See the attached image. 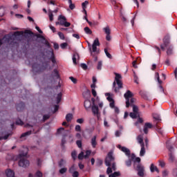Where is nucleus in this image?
<instances>
[{
  "label": "nucleus",
  "mask_w": 177,
  "mask_h": 177,
  "mask_svg": "<svg viewBox=\"0 0 177 177\" xmlns=\"http://www.w3.org/2000/svg\"><path fill=\"white\" fill-rule=\"evenodd\" d=\"M105 165H106V167H108L106 169V174L107 175H109V177L121 176V173H120V171H115L114 173H113V171L117 170L115 158L113 156V152L108 153L107 157L105 159Z\"/></svg>",
  "instance_id": "nucleus-1"
},
{
  "label": "nucleus",
  "mask_w": 177,
  "mask_h": 177,
  "mask_svg": "<svg viewBox=\"0 0 177 177\" xmlns=\"http://www.w3.org/2000/svg\"><path fill=\"white\" fill-rule=\"evenodd\" d=\"M24 151H21L19 154L18 157L20 158L19 161V166L22 167V168H27V167H30V161L24 157H26L28 153V148H24Z\"/></svg>",
  "instance_id": "nucleus-2"
},
{
  "label": "nucleus",
  "mask_w": 177,
  "mask_h": 177,
  "mask_svg": "<svg viewBox=\"0 0 177 177\" xmlns=\"http://www.w3.org/2000/svg\"><path fill=\"white\" fill-rule=\"evenodd\" d=\"M131 158L133 160V168L138 171V176H144L145 167L140 164V158H135V154H133Z\"/></svg>",
  "instance_id": "nucleus-3"
},
{
  "label": "nucleus",
  "mask_w": 177,
  "mask_h": 177,
  "mask_svg": "<svg viewBox=\"0 0 177 177\" xmlns=\"http://www.w3.org/2000/svg\"><path fill=\"white\" fill-rule=\"evenodd\" d=\"M121 78V75L115 73V82L113 83V89L115 93H118L120 89L122 88V82L120 80Z\"/></svg>",
  "instance_id": "nucleus-4"
},
{
  "label": "nucleus",
  "mask_w": 177,
  "mask_h": 177,
  "mask_svg": "<svg viewBox=\"0 0 177 177\" xmlns=\"http://www.w3.org/2000/svg\"><path fill=\"white\" fill-rule=\"evenodd\" d=\"M163 44H160V47L161 50H165L166 48L171 46V37L169 35H166L162 39Z\"/></svg>",
  "instance_id": "nucleus-5"
},
{
  "label": "nucleus",
  "mask_w": 177,
  "mask_h": 177,
  "mask_svg": "<svg viewBox=\"0 0 177 177\" xmlns=\"http://www.w3.org/2000/svg\"><path fill=\"white\" fill-rule=\"evenodd\" d=\"M58 20L59 21L55 23L56 26H64V27H70V26H71V24L70 22H67V19H66V17L63 15H59Z\"/></svg>",
  "instance_id": "nucleus-6"
},
{
  "label": "nucleus",
  "mask_w": 177,
  "mask_h": 177,
  "mask_svg": "<svg viewBox=\"0 0 177 177\" xmlns=\"http://www.w3.org/2000/svg\"><path fill=\"white\" fill-rule=\"evenodd\" d=\"M12 37L9 35H5L2 39H0V46L2 45H12Z\"/></svg>",
  "instance_id": "nucleus-7"
},
{
  "label": "nucleus",
  "mask_w": 177,
  "mask_h": 177,
  "mask_svg": "<svg viewBox=\"0 0 177 177\" xmlns=\"http://www.w3.org/2000/svg\"><path fill=\"white\" fill-rule=\"evenodd\" d=\"M124 97L126 99V107L128 108L131 104H129V99L133 97V93L131 91L128 90L124 94Z\"/></svg>",
  "instance_id": "nucleus-8"
},
{
  "label": "nucleus",
  "mask_w": 177,
  "mask_h": 177,
  "mask_svg": "<svg viewBox=\"0 0 177 177\" xmlns=\"http://www.w3.org/2000/svg\"><path fill=\"white\" fill-rule=\"evenodd\" d=\"M97 46H100V42L99 41V39L96 38L92 44V52L94 53H100V51L97 50Z\"/></svg>",
  "instance_id": "nucleus-9"
},
{
  "label": "nucleus",
  "mask_w": 177,
  "mask_h": 177,
  "mask_svg": "<svg viewBox=\"0 0 177 177\" xmlns=\"http://www.w3.org/2000/svg\"><path fill=\"white\" fill-rule=\"evenodd\" d=\"M117 147L118 149H119V150L124 153L126 156H127V157H129V156H131V151L129 150V149L125 147H122L121 146V145H118Z\"/></svg>",
  "instance_id": "nucleus-10"
},
{
  "label": "nucleus",
  "mask_w": 177,
  "mask_h": 177,
  "mask_svg": "<svg viewBox=\"0 0 177 177\" xmlns=\"http://www.w3.org/2000/svg\"><path fill=\"white\" fill-rule=\"evenodd\" d=\"M91 110L93 115H96L97 118L100 117V113H99V106L93 104L91 106Z\"/></svg>",
  "instance_id": "nucleus-11"
},
{
  "label": "nucleus",
  "mask_w": 177,
  "mask_h": 177,
  "mask_svg": "<svg viewBox=\"0 0 177 177\" xmlns=\"http://www.w3.org/2000/svg\"><path fill=\"white\" fill-rule=\"evenodd\" d=\"M151 128H153V124L150 122H146L143 129L144 133H149V129H151Z\"/></svg>",
  "instance_id": "nucleus-12"
},
{
  "label": "nucleus",
  "mask_w": 177,
  "mask_h": 177,
  "mask_svg": "<svg viewBox=\"0 0 177 177\" xmlns=\"http://www.w3.org/2000/svg\"><path fill=\"white\" fill-rule=\"evenodd\" d=\"M167 51L166 53L167 56H171V55H174V46L170 45L168 47H166Z\"/></svg>",
  "instance_id": "nucleus-13"
},
{
  "label": "nucleus",
  "mask_w": 177,
  "mask_h": 177,
  "mask_svg": "<svg viewBox=\"0 0 177 177\" xmlns=\"http://www.w3.org/2000/svg\"><path fill=\"white\" fill-rule=\"evenodd\" d=\"M97 138V137L96 136H94L91 140V143L93 149H96V146H97V142H96Z\"/></svg>",
  "instance_id": "nucleus-14"
},
{
  "label": "nucleus",
  "mask_w": 177,
  "mask_h": 177,
  "mask_svg": "<svg viewBox=\"0 0 177 177\" xmlns=\"http://www.w3.org/2000/svg\"><path fill=\"white\" fill-rule=\"evenodd\" d=\"M137 142L141 146H145V142H143V136L139 135L136 138Z\"/></svg>",
  "instance_id": "nucleus-15"
},
{
  "label": "nucleus",
  "mask_w": 177,
  "mask_h": 177,
  "mask_svg": "<svg viewBox=\"0 0 177 177\" xmlns=\"http://www.w3.org/2000/svg\"><path fill=\"white\" fill-rule=\"evenodd\" d=\"M79 59H80V55H78V53H74L72 57L73 64H77V60H79Z\"/></svg>",
  "instance_id": "nucleus-16"
},
{
  "label": "nucleus",
  "mask_w": 177,
  "mask_h": 177,
  "mask_svg": "<svg viewBox=\"0 0 177 177\" xmlns=\"http://www.w3.org/2000/svg\"><path fill=\"white\" fill-rule=\"evenodd\" d=\"M24 107H26V104L24 102H20L19 104H17V111H21V110L24 109Z\"/></svg>",
  "instance_id": "nucleus-17"
},
{
  "label": "nucleus",
  "mask_w": 177,
  "mask_h": 177,
  "mask_svg": "<svg viewBox=\"0 0 177 177\" xmlns=\"http://www.w3.org/2000/svg\"><path fill=\"white\" fill-rule=\"evenodd\" d=\"M91 106H92V103L91 102V100H86L84 101V107L86 110H88V109H91Z\"/></svg>",
  "instance_id": "nucleus-18"
},
{
  "label": "nucleus",
  "mask_w": 177,
  "mask_h": 177,
  "mask_svg": "<svg viewBox=\"0 0 177 177\" xmlns=\"http://www.w3.org/2000/svg\"><path fill=\"white\" fill-rule=\"evenodd\" d=\"M6 176L8 177H14L15 176V171H13L12 169H8L6 171Z\"/></svg>",
  "instance_id": "nucleus-19"
},
{
  "label": "nucleus",
  "mask_w": 177,
  "mask_h": 177,
  "mask_svg": "<svg viewBox=\"0 0 177 177\" xmlns=\"http://www.w3.org/2000/svg\"><path fill=\"white\" fill-rule=\"evenodd\" d=\"M152 116L154 121H156V122H160V121H161V118L160 117V115L153 113Z\"/></svg>",
  "instance_id": "nucleus-20"
},
{
  "label": "nucleus",
  "mask_w": 177,
  "mask_h": 177,
  "mask_svg": "<svg viewBox=\"0 0 177 177\" xmlns=\"http://www.w3.org/2000/svg\"><path fill=\"white\" fill-rule=\"evenodd\" d=\"M50 53H51V56L50 57V60H51L52 63L54 64H56V58L55 57V53H53V51H50Z\"/></svg>",
  "instance_id": "nucleus-21"
},
{
  "label": "nucleus",
  "mask_w": 177,
  "mask_h": 177,
  "mask_svg": "<svg viewBox=\"0 0 177 177\" xmlns=\"http://www.w3.org/2000/svg\"><path fill=\"white\" fill-rule=\"evenodd\" d=\"M32 132V131L30 130V131H26V132L22 133L20 137L21 139H23V138H26V136H30V135H31Z\"/></svg>",
  "instance_id": "nucleus-22"
},
{
  "label": "nucleus",
  "mask_w": 177,
  "mask_h": 177,
  "mask_svg": "<svg viewBox=\"0 0 177 177\" xmlns=\"http://www.w3.org/2000/svg\"><path fill=\"white\" fill-rule=\"evenodd\" d=\"M150 169H151V172H154V171H156V172H158V174L160 172V170H158V168L154 166L153 164L151 165Z\"/></svg>",
  "instance_id": "nucleus-23"
},
{
  "label": "nucleus",
  "mask_w": 177,
  "mask_h": 177,
  "mask_svg": "<svg viewBox=\"0 0 177 177\" xmlns=\"http://www.w3.org/2000/svg\"><path fill=\"white\" fill-rule=\"evenodd\" d=\"M53 77L59 79L60 78V75H59V71H57V69H54L53 72Z\"/></svg>",
  "instance_id": "nucleus-24"
},
{
  "label": "nucleus",
  "mask_w": 177,
  "mask_h": 177,
  "mask_svg": "<svg viewBox=\"0 0 177 177\" xmlns=\"http://www.w3.org/2000/svg\"><path fill=\"white\" fill-rule=\"evenodd\" d=\"M140 147H141V149L140 151V157H143V156L146 154V149H145V145H142Z\"/></svg>",
  "instance_id": "nucleus-25"
},
{
  "label": "nucleus",
  "mask_w": 177,
  "mask_h": 177,
  "mask_svg": "<svg viewBox=\"0 0 177 177\" xmlns=\"http://www.w3.org/2000/svg\"><path fill=\"white\" fill-rule=\"evenodd\" d=\"M84 31L86 34H87V35H92V30H91V28H89V27L86 26L84 28Z\"/></svg>",
  "instance_id": "nucleus-26"
},
{
  "label": "nucleus",
  "mask_w": 177,
  "mask_h": 177,
  "mask_svg": "<svg viewBox=\"0 0 177 177\" xmlns=\"http://www.w3.org/2000/svg\"><path fill=\"white\" fill-rule=\"evenodd\" d=\"M68 2L69 3V9H71V10L75 9V5L73 3L72 0H68Z\"/></svg>",
  "instance_id": "nucleus-27"
},
{
  "label": "nucleus",
  "mask_w": 177,
  "mask_h": 177,
  "mask_svg": "<svg viewBox=\"0 0 177 177\" xmlns=\"http://www.w3.org/2000/svg\"><path fill=\"white\" fill-rule=\"evenodd\" d=\"M66 120L67 122H70L71 121V120H73V113H68L66 115Z\"/></svg>",
  "instance_id": "nucleus-28"
},
{
  "label": "nucleus",
  "mask_w": 177,
  "mask_h": 177,
  "mask_svg": "<svg viewBox=\"0 0 177 177\" xmlns=\"http://www.w3.org/2000/svg\"><path fill=\"white\" fill-rule=\"evenodd\" d=\"M103 30L104 31L105 34H106V35L111 34V30H110L109 26H106V27L104 28Z\"/></svg>",
  "instance_id": "nucleus-29"
},
{
  "label": "nucleus",
  "mask_w": 177,
  "mask_h": 177,
  "mask_svg": "<svg viewBox=\"0 0 177 177\" xmlns=\"http://www.w3.org/2000/svg\"><path fill=\"white\" fill-rule=\"evenodd\" d=\"M62 96H63V94L62 93H59L57 94V104H59V102H62Z\"/></svg>",
  "instance_id": "nucleus-30"
},
{
  "label": "nucleus",
  "mask_w": 177,
  "mask_h": 177,
  "mask_svg": "<svg viewBox=\"0 0 177 177\" xmlns=\"http://www.w3.org/2000/svg\"><path fill=\"white\" fill-rule=\"evenodd\" d=\"M48 17L50 21H53V12L50 10H48Z\"/></svg>",
  "instance_id": "nucleus-31"
},
{
  "label": "nucleus",
  "mask_w": 177,
  "mask_h": 177,
  "mask_svg": "<svg viewBox=\"0 0 177 177\" xmlns=\"http://www.w3.org/2000/svg\"><path fill=\"white\" fill-rule=\"evenodd\" d=\"M129 115L131 118H138L139 113H136L135 112H131Z\"/></svg>",
  "instance_id": "nucleus-32"
},
{
  "label": "nucleus",
  "mask_w": 177,
  "mask_h": 177,
  "mask_svg": "<svg viewBox=\"0 0 177 177\" xmlns=\"http://www.w3.org/2000/svg\"><path fill=\"white\" fill-rule=\"evenodd\" d=\"M71 157H72L73 161H75V160H77V151H72Z\"/></svg>",
  "instance_id": "nucleus-33"
},
{
  "label": "nucleus",
  "mask_w": 177,
  "mask_h": 177,
  "mask_svg": "<svg viewBox=\"0 0 177 177\" xmlns=\"http://www.w3.org/2000/svg\"><path fill=\"white\" fill-rule=\"evenodd\" d=\"M66 160H64V159H61L58 163V165L60 167H64V165H66Z\"/></svg>",
  "instance_id": "nucleus-34"
},
{
  "label": "nucleus",
  "mask_w": 177,
  "mask_h": 177,
  "mask_svg": "<svg viewBox=\"0 0 177 177\" xmlns=\"http://www.w3.org/2000/svg\"><path fill=\"white\" fill-rule=\"evenodd\" d=\"M155 77L157 79L158 84L161 85V84H162V81L160 80V75L158 74V73H156Z\"/></svg>",
  "instance_id": "nucleus-35"
},
{
  "label": "nucleus",
  "mask_w": 177,
  "mask_h": 177,
  "mask_svg": "<svg viewBox=\"0 0 177 177\" xmlns=\"http://www.w3.org/2000/svg\"><path fill=\"white\" fill-rule=\"evenodd\" d=\"M77 169L75 168V165H73L70 168H69V173L73 174V172H75V170Z\"/></svg>",
  "instance_id": "nucleus-36"
},
{
  "label": "nucleus",
  "mask_w": 177,
  "mask_h": 177,
  "mask_svg": "<svg viewBox=\"0 0 177 177\" xmlns=\"http://www.w3.org/2000/svg\"><path fill=\"white\" fill-rule=\"evenodd\" d=\"M105 96H108V97H106V99H107L108 101H109V102H113V101H114V100L113 99V97H111L110 96V93H105Z\"/></svg>",
  "instance_id": "nucleus-37"
},
{
  "label": "nucleus",
  "mask_w": 177,
  "mask_h": 177,
  "mask_svg": "<svg viewBox=\"0 0 177 177\" xmlns=\"http://www.w3.org/2000/svg\"><path fill=\"white\" fill-rule=\"evenodd\" d=\"M77 158H78V160H84V158H85V155H84L83 151H82L81 153H79Z\"/></svg>",
  "instance_id": "nucleus-38"
},
{
  "label": "nucleus",
  "mask_w": 177,
  "mask_h": 177,
  "mask_svg": "<svg viewBox=\"0 0 177 177\" xmlns=\"http://www.w3.org/2000/svg\"><path fill=\"white\" fill-rule=\"evenodd\" d=\"M133 111L137 114H139V108L138 106L133 105Z\"/></svg>",
  "instance_id": "nucleus-39"
},
{
  "label": "nucleus",
  "mask_w": 177,
  "mask_h": 177,
  "mask_svg": "<svg viewBox=\"0 0 177 177\" xmlns=\"http://www.w3.org/2000/svg\"><path fill=\"white\" fill-rule=\"evenodd\" d=\"M5 15V8L3 7L0 8V17H2Z\"/></svg>",
  "instance_id": "nucleus-40"
},
{
  "label": "nucleus",
  "mask_w": 177,
  "mask_h": 177,
  "mask_svg": "<svg viewBox=\"0 0 177 177\" xmlns=\"http://www.w3.org/2000/svg\"><path fill=\"white\" fill-rule=\"evenodd\" d=\"M104 53L106 56L108 57L109 59H111V54L109 53V52L107 50V48H104Z\"/></svg>",
  "instance_id": "nucleus-41"
},
{
  "label": "nucleus",
  "mask_w": 177,
  "mask_h": 177,
  "mask_svg": "<svg viewBox=\"0 0 177 177\" xmlns=\"http://www.w3.org/2000/svg\"><path fill=\"white\" fill-rule=\"evenodd\" d=\"M133 77H134V82L136 84H139V78L138 77V75H136V73L135 72H133Z\"/></svg>",
  "instance_id": "nucleus-42"
},
{
  "label": "nucleus",
  "mask_w": 177,
  "mask_h": 177,
  "mask_svg": "<svg viewBox=\"0 0 177 177\" xmlns=\"http://www.w3.org/2000/svg\"><path fill=\"white\" fill-rule=\"evenodd\" d=\"M60 30L61 31H66V32H71L73 31V29L67 28H61Z\"/></svg>",
  "instance_id": "nucleus-43"
},
{
  "label": "nucleus",
  "mask_w": 177,
  "mask_h": 177,
  "mask_svg": "<svg viewBox=\"0 0 177 177\" xmlns=\"http://www.w3.org/2000/svg\"><path fill=\"white\" fill-rule=\"evenodd\" d=\"M89 4V2L88 1H85L82 3V9H86V6Z\"/></svg>",
  "instance_id": "nucleus-44"
},
{
  "label": "nucleus",
  "mask_w": 177,
  "mask_h": 177,
  "mask_svg": "<svg viewBox=\"0 0 177 177\" xmlns=\"http://www.w3.org/2000/svg\"><path fill=\"white\" fill-rule=\"evenodd\" d=\"M49 118H50V115H49V114L44 115L43 116V122H45L46 121V120H49Z\"/></svg>",
  "instance_id": "nucleus-45"
},
{
  "label": "nucleus",
  "mask_w": 177,
  "mask_h": 177,
  "mask_svg": "<svg viewBox=\"0 0 177 177\" xmlns=\"http://www.w3.org/2000/svg\"><path fill=\"white\" fill-rule=\"evenodd\" d=\"M58 35H59V37L60 38V39L64 40L66 38L64 37V34H63V32H58Z\"/></svg>",
  "instance_id": "nucleus-46"
},
{
  "label": "nucleus",
  "mask_w": 177,
  "mask_h": 177,
  "mask_svg": "<svg viewBox=\"0 0 177 177\" xmlns=\"http://www.w3.org/2000/svg\"><path fill=\"white\" fill-rule=\"evenodd\" d=\"M11 135H12L11 133H8L3 137H0V140H2V139H3L4 140H6V139H8L9 136H10Z\"/></svg>",
  "instance_id": "nucleus-47"
},
{
  "label": "nucleus",
  "mask_w": 177,
  "mask_h": 177,
  "mask_svg": "<svg viewBox=\"0 0 177 177\" xmlns=\"http://www.w3.org/2000/svg\"><path fill=\"white\" fill-rule=\"evenodd\" d=\"M67 172V168L66 167H64V168H62L61 169H59V174H66Z\"/></svg>",
  "instance_id": "nucleus-48"
},
{
  "label": "nucleus",
  "mask_w": 177,
  "mask_h": 177,
  "mask_svg": "<svg viewBox=\"0 0 177 177\" xmlns=\"http://www.w3.org/2000/svg\"><path fill=\"white\" fill-rule=\"evenodd\" d=\"M91 150H87L86 151V154L84 155V158H89V156H91Z\"/></svg>",
  "instance_id": "nucleus-49"
},
{
  "label": "nucleus",
  "mask_w": 177,
  "mask_h": 177,
  "mask_svg": "<svg viewBox=\"0 0 177 177\" xmlns=\"http://www.w3.org/2000/svg\"><path fill=\"white\" fill-rule=\"evenodd\" d=\"M76 145L79 147V149H81V147H82V141L77 140L76 141Z\"/></svg>",
  "instance_id": "nucleus-50"
},
{
  "label": "nucleus",
  "mask_w": 177,
  "mask_h": 177,
  "mask_svg": "<svg viewBox=\"0 0 177 177\" xmlns=\"http://www.w3.org/2000/svg\"><path fill=\"white\" fill-rule=\"evenodd\" d=\"M72 174L73 177H79L80 176V173L77 171H73Z\"/></svg>",
  "instance_id": "nucleus-51"
},
{
  "label": "nucleus",
  "mask_w": 177,
  "mask_h": 177,
  "mask_svg": "<svg viewBox=\"0 0 177 177\" xmlns=\"http://www.w3.org/2000/svg\"><path fill=\"white\" fill-rule=\"evenodd\" d=\"M126 165L127 167H131L132 165V160L131 159H129L126 161Z\"/></svg>",
  "instance_id": "nucleus-52"
},
{
  "label": "nucleus",
  "mask_w": 177,
  "mask_h": 177,
  "mask_svg": "<svg viewBox=\"0 0 177 177\" xmlns=\"http://www.w3.org/2000/svg\"><path fill=\"white\" fill-rule=\"evenodd\" d=\"M102 61L98 62L97 68V70H102Z\"/></svg>",
  "instance_id": "nucleus-53"
},
{
  "label": "nucleus",
  "mask_w": 177,
  "mask_h": 177,
  "mask_svg": "<svg viewBox=\"0 0 177 177\" xmlns=\"http://www.w3.org/2000/svg\"><path fill=\"white\" fill-rule=\"evenodd\" d=\"M75 129L76 132H81V126H80L79 124L76 125Z\"/></svg>",
  "instance_id": "nucleus-54"
},
{
  "label": "nucleus",
  "mask_w": 177,
  "mask_h": 177,
  "mask_svg": "<svg viewBox=\"0 0 177 177\" xmlns=\"http://www.w3.org/2000/svg\"><path fill=\"white\" fill-rule=\"evenodd\" d=\"M35 176L36 177H42L43 176L42 172L37 171L35 174Z\"/></svg>",
  "instance_id": "nucleus-55"
},
{
  "label": "nucleus",
  "mask_w": 177,
  "mask_h": 177,
  "mask_svg": "<svg viewBox=\"0 0 177 177\" xmlns=\"http://www.w3.org/2000/svg\"><path fill=\"white\" fill-rule=\"evenodd\" d=\"M24 123L22 122L21 120L20 119H18L17 121H16V124L17 125H23Z\"/></svg>",
  "instance_id": "nucleus-56"
},
{
  "label": "nucleus",
  "mask_w": 177,
  "mask_h": 177,
  "mask_svg": "<svg viewBox=\"0 0 177 177\" xmlns=\"http://www.w3.org/2000/svg\"><path fill=\"white\" fill-rule=\"evenodd\" d=\"M80 66L82 68H83V70H88V66L86 64H81Z\"/></svg>",
  "instance_id": "nucleus-57"
},
{
  "label": "nucleus",
  "mask_w": 177,
  "mask_h": 177,
  "mask_svg": "<svg viewBox=\"0 0 177 177\" xmlns=\"http://www.w3.org/2000/svg\"><path fill=\"white\" fill-rule=\"evenodd\" d=\"M154 48H155V49H156V50H158L159 56H161V48H160V47H158L157 46H155Z\"/></svg>",
  "instance_id": "nucleus-58"
},
{
  "label": "nucleus",
  "mask_w": 177,
  "mask_h": 177,
  "mask_svg": "<svg viewBox=\"0 0 177 177\" xmlns=\"http://www.w3.org/2000/svg\"><path fill=\"white\" fill-rule=\"evenodd\" d=\"M14 35H15V37L23 35V32L17 31L14 33Z\"/></svg>",
  "instance_id": "nucleus-59"
},
{
  "label": "nucleus",
  "mask_w": 177,
  "mask_h": 177,
  "mask_svg": "<svg viewBox=\"0 0 177 177\" xmlns=\"http://www.w3.org/2000/svg\"><path fill=\"white\" fill-rule=\"evenodd\" d=\"M60 46L62 49H66V48H67V43H62Z\"/></svg>",
  "instance_id": "nucleus-60"
},
{
  "label": "nucleus",
  "mask_w": 177,
  "mask_h": 177,
  "mask_svg": "<svg viewBox=\"0 0 177 177\" xmlns=\"http://www.w3.org/2000/svg\"><path fill=\"white\" fill-rule=\"evenodd\" d=\"M69 80H71V81H72L73 83L77 84V79H75L74 77H70Z\"/></svg>",
  "instance_id": "nucleus-61"
},
{
  "label": "nucleus",
  "mask_w": 177,
  "mask_h": 177,
  "mask_svg": "<svg viewBox=\"0 0 177 177\" xmlns=\"http://www.w3.org/2000/svg\"><path fill=\"white\" fill-rule=\"evenodd\" d=\"M109 106L111 109H114V107H115V104L114 102V100L110 102Z\"/></svg>",
  "instance_id": "nucleus-62"
},
{
  "label": "nucleus",
  "mask_w": 177,
  "mask_h": 177,
  "mask_svg": "<svg viewBox=\"0 0 177 177\" xmlns=\"http://www.w3.org/2000/svg\"><path fill=\"white\" fill-rule=\"evenodd\" d=\"M76 122H77V124H83L84 123V119L82 118H79L76 120Z\"/></svg>",
  "instance_id": "nucleus-63"
},
{
  "label": "nucleus",
  "mask_w": 177,
  "mask_h": 177,
  "mask_svg": "<svg viewBox=\"0 0 177 177\" xmlns=\"http://www.w3.org/2000/svg\"><path fill=\"white\" fill-rule=\"evenodd\" d=\"M168 176V171L165 170L162 171V177Z\"/></svg>",
  "instance_id": "nucleus-64"
}]
</instances>
